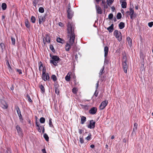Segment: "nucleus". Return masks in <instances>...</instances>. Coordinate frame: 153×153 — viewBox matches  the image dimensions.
<instances>
[{"label":"nucleus","mask_w":153,"mask_h":153,"mask_svg":"<svg viewBox=\"0 0 153 153\" xmlns=\"http://www.w3.org/2000/svg\"><path fill=\"white\" fill-rule=\"evenodd\" d=\"M67 30L68 36L70 37V44L67 43L65 45V49L66 51H69L71 48V46L73 45L75 38L74 30L75 26L72 23L68 22L67 25Z\"/></svg>","instance_id":"f257e3e1"},{"label":"nucleus","mask_w":153,"mask_h":153,"mask_svg":"<svg viewBox=\"0 0 153 153\" xmlns=\"http://www.w3.org/2000/svg\"><path fill=\"white\" fill-rule=\"evenodd\" d=\"M50 56L52 59L50 60L51 63L53 64L54 66H57V63L60 60L59 58L57 56H54L50 54Z\"/></svg>","instance_id":"f03ea898"},{"label":"nucleus","mask_w":153,"mask_h":153,"mask_svg":"<svg viewBox=\"0 0 153 153\" xmlns=\"http://www.w3.org/2000/svg\"><path fill=\"white\" fill-rule=\"evenodd\" d=\"M114 35L119 42L121 41L122 39V36L120 32L119 31L117 30H115L114 31Z\"/></svg>","instance_id":"7ed1b4c3"},{"label":"nucleus","mask_w":153,"mask_h":153,"mask_svg":"<svg viewBox=\"0 0 153 153\" xmlns=\"http://www.w3.org/2000/svg\"><path fill=\"white\" fill-rule=\"evenodd\" d=\"M108 103V101L107 100H105L102 101L99 106L100 109L101 110L104 109L107 105Z\"/></svg>","instance_id":"20e7f679"},{"label":"nucleus","mask_w":153,"mask_h":153,"mask_svg":"<svg viewBox=\"0 0 153 153\" xmlns=\"http://www.w3.org/2000/svg\"><path fill=\"white\" fill-rule=\"evenodd\" d=\"M51 39L48 34H46L43 39L44 44L45 45L46 42L49 43L50 42Z\"/></svg>","instance_id":"39448f33"},{"label":"nucleus","mask_w":153,"mask_h":153,"mask_svg":"<svg viewBox=\"0 0 153 153\" xmlns=\"http://www.w3.org/2000/svg\"><path fill=\"white\" fill-rule=\"evenodd\" d=\"M95 122L93 120H91L90 121V123L87 126V127L90 129L94 128L95 127Z\"/></svg>","instance_id":"423d86ee"},{"label":"nucleus","mask_w":153,"mask_h":153,"mask_svg":"<svg viewBox=\"0 0 153 153\" xmlns=\"http://www.w3.org/2000/svg\"><path fill=\"white\" fill-rule=\"evenodd\" d=\"M97 108L96 107H92L89 111V113L91 114H95L97 111Z\"/></svg>","instance_id":"0eeeda50"},{"label":"nucleus","mask_w":153,"mask_h":153,"mask_svg":"<svg viewBox=\"0 0 153 153\" xmlns=\"http://www.w3.org/2000/svg\"><path fill=\"white\" fill-rule=\"evenodd\" d=\"M67 13L68 18L69 19H71L72 18L74 14V12L72 10H69L67 11Z\"/></svg>","instance_id":"6e6552de"},{"label":"nucleus","mask_w":153,"mask_h":153,"mask_svg":"<svg viewBox=\"0 0 153 153\" xmlns=\"http://www.w3.org/2000/svg\"><path fill=\"white\" fill-rule=\"evenodd\" d=\"M42 78L45 81L49 80L50 77L48 73L45 74V75H42Z\"/></svg>","instance_id":"1a4fd4ad"},{"label":"nucleus","mask_w":153,"mask_h":153,"mask_svg":"<svg viewBox=\"0 0 153 153\" xmlns=\"http://www.w3.org/2000/svg\"><path fill=\"white\" fill-rule=\"evenodd\" d=\"M2 108L4 109H7V108L8 105L6 102L3 100L1 101Z\"/></svg>","instance_id":"9d476101"},{"label":"nucleus","mask_w":153,"mask_h":153,"mask_svg":"<svg viewBox=\"0 0 153 153\" xmlns=\"http://www.w3.org/2000/svg\"><path fill=\"white\" fill-rule=\"evenodd\" d=\"M122 55L123 56L122 58V64L126 63L127 58L126 53H122Z\"/></svg>","instance_id":"9b49d317"},{"label":"nucleus","mask_w":153,"mask_h":153,"mask_svg":"<svg viewBox=\"0 0 153 153\" xmlns=\"http://www.w3.org/2000/svg\"><path fill=\"white\" fill-rule=\"evenodd\" d=\"M96 8L97 13L99 14H101L102 13V10L100 6L99 5H96Z\"/></svg>","instance_id":"f8f14e48"},{"label":"nucleus","mask_w":153,"mask_h":153,"mask_svg":"<svg viewBox=\"0 0 153 153\" xmlns=\"http://www.w3.org/2000/svg\"><path fill=\"white\" fill-rule=\"evenodd\" d=\"M122 66L124 73H127V69L128 68V65H127V63L122 64Z\"/></svg>","instance_id":"ddd939ff"},{"label":"nucleus","mask_w":153,"mask_h":153,"mask_svg":"<svg viewBox=\"0 0 153 153\" xmlns=\"http://www.w3.org/2000/svg\"><path fill=\"white\" fill-rule=\"evenodd\" d=\"M114 25L112 24L109 27L107 28V29L109 33H112L114 30Z\"/></svg>","instance_id":"4468645a"},{"label":"nucleus","mask_w":153,"mask_h":153,"mask_svg":"<svg viewBox=\"0 0 153 153\" xmlns=\"http://www.w3.org/2000/svg\"><path fill=\"white\" fill-rule=\"evenodd\" d=\"M16 128L19 134L20 135H22V128L18 125L16 126Z\"/></svg>","instance_id":"2eb2a0df"},{"label":"nucleus","mask_w":153,"mask_h":153,"mask_svg":"<svg viewBox=\"0 0 153 153\" xmlns=\"http://www.w3.org/2000/svg\"><path fill=\"white\" fill-rule=\"evenodd\" d=\"M81 117V122L80 123L82 124H84L86 121V118L84 116H80Z\"/></svg>","instance_id":"dca6fc26"},{"label":"nucleus","mask_w":153,"mask_h":153,"mask_svg":"<svg viewBox=\"0 0 153 153\" xmlns=\"http://www.w3.org/2000/svg\"><path fill=\"white\" fill-rule=\"evenodd\" d=\"M104 51L105 52L104 56L105 57H106L108 55V48L107 46L104 47Z\"/></svg>","instance_id":"f3484780"},{"label":"nucleus","mask_w":153,"mask_h":153,"mask_svg":"<svg viewBox=\"0 0 153 153\" xmlns=\"http://www.w3.org/2000/svg\"><path fill=\"white\" fill-rule=\"evenodd\" d=\"M127 40L130 46L131 47L132 45V40L130 37L128 36L127 38Z\"/></svg>","instance_id":"a211bd4d"},{"label":"nucleus","mask_w":153,"mask_h":153,"mask_svg":"<svg viewBox=\"0 0 153 153\" xmlns=\"http://www.w3.org/2000/svg\"><path fill=\"white\" fill-rule=\"evenodd\" d=\"M56 41L58 42L63 44L65 42V40L62 39L58 37L56 39Z\"/></svg>","instance_id":"6ab92c4d"},{"label":"nucleus","mask_w":153,"mask_h":153,"mask_svg":"<svg viewBox=\"0 0 153 153\" xmlns=\"http://www.w3.org/2000/svg\"><path fill=\"white\" fill-rule=\"evenodd\" d=\"M25 25L26 27L28 28H30V24L28 20L27 19H26L25 20Z\"/></svg>","instance_id":"aec40b11"},{"label":"nucleus","mask_w":153,"mask_h":153,"mask_svg":"<svg viewBox=\"0 0 153 153\" xmlns=\"http://www.w3.org/2000/svg\"><path fill=\"white\" fill-rule=\"evenodd\" d=\"M125 23L123 22H120L118 25V26L120 29H122L125 27Z\"/></svg>","instance_id":"412c9836"},{"label":"nucleus","mask_w":153,"mask_h":153,"mask_svg":"<svg viewBox=\"0 0 153 153\" xmlns=\"http://www.w3.org/2000/svg\"><path fill=\"white\" fill-rule=\"evenodd\" d=\"M39 88L42 91V93H44L45 92V89L44 87L43 86L42 84L41 83L39 84Z\"/></svg>","instance_id":"4be33fe9"},{"label":"nucleus","mask_w":153,"mask_h":153,"mask_svg":"<svg viewBox=\"0 0 153 153\" xmlns=\"http://www.w3.org/2000/svg\"><path fill=\"white\" fill-rule=\"evenodd\" d=\"M127 3L125 1H123L122 2L121 6L123 8H126Z\"/></svg>","instance_id":"5701e85b"},{"label":"nucleus","mask_w":153,"mask_h":153,"mask_svg":"<svg viewBox=\"0 0 153 153\" xmlns=\"http://www.w3.org/2000/svg\"><path fill=\"white\" fill-rule=\"evenodd\" d=\"M0 47L1 48L2 51L3 52L5 49V45L3 43H1Z\"/></svg>","instance_id":"b1692460"},{"label":"nucleus","mask_w":153,"mask_h":153,"mask_svg":"<svg viewBox=\"0 0 153 153\" xmlns=\"http://www.w3.org/2000/svg\"><path fill=\"white\" fill-rule=\"evenodd\" d=\"M6 65L7 66L9 70L10 71V70H12V68L10 65V64L8 62V61L7 59H6Z\"/></svg>","instance_id":"393cba45"},{"label":"nucleus","mask_w":153,"mask_h":153,"mask_svg":"<svg viewBox=\"0 0 153 153\" xmlns=\"http://www.w3.org/2000/svg\"><path fill=\"white\" fill-rule=\"evenodd\" d=\"M7 7V4L5 3H3L2 4L1 7L3 10H5L6 9Z\"/></svg>","instance_id":"a878e982"},{"label":"nucleus","mask_w":153,"mask_h":153,"mask_svg":"<svg viewBox=\"0 0 153 153\" xmlns=\"http://www.w3.org/2000/svg\"><path fill=\"white\" fill-rule=\"evenodd\" d=\"M134 7L133 6L132 8L130 7L129 8V15L134 14V10L133 9Z\"/></svg>","instance_id":"bb28decb"},{"label":"nucleus","mask_w":153,"mask_h":153,"mask_svg":"<svg viewBox=\"0 0 153 153\" xmlns=\"http://www.w3.org/2000/svg\"><path fill=\"white\" fill-rule=\"evenodd\" d=\"M52 119L51 118H49V125L50 127L54 128V126L52 124Z\"/></svg>","instance_id":"cd10ccee"},{"label":"nucleus","mask_w":153,"mask_h":153,"mask_svg":"<svg viewBox=\"0 0 153 153\" xmlns=\"http://www.w3.org/2000/svg\"><path fill=\"white\" fill-rule=\"evenodd\" d=\"M30 20L32 23H35L36 19L34 16H31Z\"/></svg>","instance_id":"c85d7f7f"},{"label":"nucleus","mask_w":153,"mask_h":153,"mask_svg":"<svg viewBox=\"0 0 153 153\" xmlns=\"http://www.w3.org/2000/svg\"><path fill=\"white\" fill-rule=\"evenodd\" d=\"M105 68L104 66V65L102 68L100 70L99 75L100 76H101L104 73V70Z\"/></svg>","instance_id":"c756f323"},{"label":"nucleus","mask_w":153,"mask_h":153,"mask_svg":"<svg viewBox=\"0 0 153 153\" xmlns=\"http://www.w3.org/2000/svg\"><path fill=\"white\" fill-rule=\"evenodd\" d=\"M15 108L18 115L19 114H21V111L19 107L18 106H16L15 107Z\"/></svg>","instance_id":"7c9ffc66"},{"label":"nucleus","mask_w":153,"mask_h":153,"mask_svg":"<svg viewBox=\"0 0 153 153\" xmlns=\"http://www.w3.org/2000/svg\"><path fill=\"white\" fill-rule=\"evenodd\" d=\"M69 73H68V74L66 76L65 78V80L67 81H69L70 80V75H68Z\"/></svg>","instance_id":"2f4dec72"},{"label":"nucleus","mask_w":153,"mask_h":153,"mask_svg":"<svg viewBox=\"0 0 153 153\" xmlns=\"http://www.w3.org/2000/svg\"><path fill=\"white\" fill-rule=\"evenodd\" d=\"M116 17L118 19H120L122 17V15L120 13H117Z\"/></svg>","instance_id":"473e14b6"},{"label":"nucleus","mask_w":153,"mask_h":153,"mask_svg":"<svg viewBox=\"0 0 153 153\" xmlns=\"http://www.w3.org/2000/svg\"><path fill=\"white\" fill-rule=\"evenodd\" d=\"M40 122L42 123H45V119L43 117H42L40 118L39 120Z\"/></svg>","instance_id":"72a5a7b5"},{"label":"nucleus","mask_w":153,"mask_h":153,"mask_svg":"<svg viewBox=\"0 0 153 153\" xmlns=\"http://www.w3.org/2000/svg\"><path fill=\"white\" fill-rule=\"evenodd\" d=\"M44 137L46 141H49V137L48 135L46 133H45L44 134Z\"/></svg>","instance_id":"f704fd0d"},{"label":"nucleus","mask_w":153,"mask_h":153,"mask_svg":"<svg viewBox=\"0 0 153 153\" xmlns=\"http://www.w3.org/2000/svg\"><path fill=\"white\" fill-rule=\"evenodd\" d=\"M51 78L54 82L56 81L57 80V78L55 75H52Z\"/></svg>","instance_id":"c9c22d12"},{"label":"nucleus","mask_w":153,"mask_h":153,"mask_svg":"<svg viewBox=\"0 0 153 153\" xmlns=\"http://www.w3.org/2000/svg\"><path fill=\"white\" fill-rule=\"evenodd\" d=\"M55 93L57 94H59V90L58 89L57 87H56V85L55 86Z\"/></svg>","instance_id":"e433bc0d"},{"label":"nucleus","mask_w":153,"mask_h":153,"mask_svg":"<svg viewBox=\"0 0 153 153\" xmlns=\"http://www.w3.org/2000/svg\"><path fill=\"white\" fill-rule=\"evenodd\" d=\"M18 116L19 117V119L20 122L21 123H23V119L22 115L21 114H19Z\"/></svg>","instance_id":"4c0bfd02"},{"label":"nucleus","mask_w":153,"mask_h":153,"mask_svg":"<svg viewBox=\"0 0 153 153\" xmlns=\"http://www.w3.org/2000/svg\"><path fill=\"white\" fill-rule=\"evenodd\" d=\"M39 11L40 13H42L44 12V10L43 7H40L39 9Z\"/></svg>","instance_id":"58836bf2"},{"label":"nucleus","mask_w":153,"mask_h":153,"mask_svg":"<svg viewBox=\"0 0 153 153\" xmlns=\"http://www.w3.org/2000/svg\"><path fill=\"white\" fill-rule=\"evenodd\" d=\"M26 97L27 98V99L28 101L30 102H32L33 101L31 100V99L30 98V96L29 95V94H27L26 96Z\"/></svg>","instance_id":"ea45409f"},{"label":"nucleus","mask_w":153,"mask_h":153,"mask_svg":"<svg viewBox=\"0 0 153 153\" xmlns=\"http://www.w3.org/2000/svg\"><path fill=\"white\" fill-rule=\"evenodd\" d=\"M114 1V0H109V2H108V0H107V4L109 6L113 3Z\"/></svg>","instance_id":"a19ab883"},{"label":"nucleus","mask_w":153,"mask_h":153,"mask_svg":"<svg viewBox=\"0 0 153 153\" xmlns=\"http://www.w3.org/2000/svg\"><path fill=\"white\" fill-rule=\"evenodd\" d=\"M11 41H12V44L13 45H15V39L14 38L11 37Z\"/></svg>","instance_id":"79ce46f5"},{"label":"nucleus","mask_w":153,"mask_h":153,"mask_svg":"<svg viewBox=\"0 0 153 153\" xmlns=\"http://www.w3.org/2000/svg\"><path fill=\"white\" fill-rule=\"evenodd\" d=\"M45 74H46V68L45 67H43L42 69V75H45Z\"/></svg>","instance_id":"37998d69"},{"label":"nucleus","mask_w":153,"mask_h":153,"mask_svg":"<svg viewBox=\"0 0 153 153\" xmlns=\"http://www.w3.org/2000/svg\"><path fill=\"white\" fill-rule=\"evenodd\" d=\"M72 10L71 9V4L70 3H69L68 4V6L67 8V11H69V10Z\"/></svg>","instance_id":"c03bdc74"},{"label":"nucleus","mask_w":153,"mask_h":153,"mask_svg":"<svg viewBox=\"0 0 153 153\" xmlns=\"http://www.w3.org/2000/svg\"><path fill=\"white\" fill-rule=\"evenodd\" d=\"M137 126H138V125L136 123H134V128H133L134 129V130H137Z\"/></svg>","instance_id":"a18cd8bd"},{"label":"nucleus","mask_w":153,"mask_h":153,"mask_svg":"<svg viewBox=\"0 0 153 153\" xmlns=\"http://www.w3.org/2000/svg\"><path fill=\"white\" fill-rule=\"evenodd\" d=\"M40 17V18L41 19V20L43 22H44L45 21V16H41Z\"/></svg>","instance_id":"49530a36"},{"label":"nucleus","mask_w":153,"mask_h":153,"mask_svg":"<svg viewBox=\"0 0 153 153\" xmlns=\"http://www.w3.org/2000/svg\"><path fill=\"white\" fill-rule=\"evenodd\" d=\"M113 17V14L111 13L109 14L108 16V18L109 19H111Z\"/></svg>","instance_id":"de8ad7c7"},{"label":"nucleus","mask_w":153,"mask_h":153,"mask_svg":"<svg viewBox=\"0 0 153 153\" xmlns=\"http://www.w3.org/2000/svg\"><path fill=\"white\" fill-rule=\"evenodd\" d=\"M77 89L75 88H74L72 89V91L74 94H76L77 93Z\"/></svg>","instance_id":"09e8293b"},{"label":"nucleus","mask_w":153,"mask_h":153,"mask_svg":"<svg viewBox=\"0 0 153 153\" xmlns=\"http://www.w3.org/2000/svg\"><path fill=\"white\" fill-rule=\"evenodd\" d=\"M91 135L90 133V134H89L88 136H87L86 137L85 139L87 140H89L91 138Z\"/></svg>","instance_id":"8fccbe9b"},{"label":"nucleus","mask_w":153,"mask_h":153,"mask_svg":"<svg viewBox=\"0 0 153 153\" xmlns=\"http://www.w3.org/2000/svg\"><path fill=\"white\" fill-rule=\"evenodd\" d=\"M109 62V60L108 59L106 58V57H105L104 60V64H108Z\"/></svg>","instance_id":"3c124183"},{"label":"nucleus","mask_w":153,"mask_h":153,"mask_svg":"<svg viewBox=\"0 0 153 153\" xmlns=\"http://www.w3.org/2000/svg\"><path fill=\"white\" fill-rule=\"evenodd\" d=\"M148 25L149 27H152L153 25V22H149L148 24Z\"/></svg>","instance_id":"603ef678"},{"label":"nucleus","mask_w":153,"mask_h":153,"mask_svg":"<svg viewBox=\"0 0 153 153\" xmlns=\"http://www.w3.org/2000/svg\"><path fill=\"white\" fill-rule=\"evenodd\" d=\"M16 71L19 73V74H22V70L19 69H16Z\"/></svg>","instance_id":"864d4df0"},{"label":"nucleus","mask_w":153,"mask_h":153,"mask_svg":"<svg viewBox=\"0 0 153 153\" xmlns=\"http://www.w3.org/2000/svg\"><path fill=\"white\" fill-rule=\"evenodd\" d=\"M79 142L81 144L83 143H84V140L83 138L80 137V138Z\"/></svg>","instance_id":"5fc2aeb1"},{"label":"nucleus","mask_w":153,"mask_h":153,"mask_svg":"<svg viewBox=\"0 0 153 153\" xmlns=\"http://www.w3.org/2000/svg\"><path fill=\"white\" fill-rule=\"evenodd\" d=\"M102 2L101 4V5L104 6L105 4V0H102Z\"/></svg>","instance_id":"6e6d98bb"},{"label":"nucleus","mask_w":153,"mask_h":153,"mask_svg":"<svg viewBox=\"0 0 153 153\" xmlns=\"http://www.w3.org/2000/svg\"><path fill=\"white\" fill-rule=\"evenodd\" d=\"M40 127H41V129H42V133H44L45 132V128H44V126H40Z\"/></svg>","instance_id":"4d7b16f0"},{"label":"nucleus","mask_w":153,"mask_h":153,"mask_svg":"<svg viewBox=\"0 0 153 153\" xmlns=\"http://www.w3.org/2000/svg\"><path fill=\"white\" fill-rule=\"evenodd\" d=\"M130 19H133L135 17V16H134V14H131L130 15Z\"/></svg>","instance_id":"13d9d810"},{"label":"nucleus","mask_w":153,"mask_h":153,"mask_svg":"<svg viewBox=\"0 0 153 153\" xmlns=\"http://www.w3.org/2000/svg\"><path fill=\"white\" fill-rule=\"evenodd\" d=\"M41 127H40V126H39V127H38V128H37V130L39 132H40V133L41 132V131H41V129H41Z\"/></svg>","instance_id":"bf43d9fd"},{"label":"nucleus","mask_w":153,"mask_h":153,"mask_svg":"<svg viewBox=\"0 0 153 153\" xmlns=\"http://www.w3.org/2000/svg\"><path fill=\"white\" fill-rule=\"evenodd\" d=\"M79 133L80 134H81L83 132L84 130H82L81 129H79Z\"/></svg>","instance_id":"052dcab7"},{"label":"nucleus","mask_w":153,"mask_h":153,"mask_svg":"<svg viewBox=\"0 0 153 153\" xmlns=\"http://www.w3.org/2000/svg\"><path fill=\"white\" fill-rule=\"evenodd\" d=\"M136 130H134V129H133V131L132 133V135L133 134H135V135L136 134Z\"/></svg>","instance_id":"680f3d73"},{"label":"nucleus","mask_w":153,"mask_h":153,"mask_svg":"<svg viewBox=\"0 0 153 153\" xmlns=\"http://www.w3.org/2000/svg\"><path fill=\"white\" fill-rule=\"evenodd\" d=\"M36 126L37 127H39L40 126V124L39 123H38V122H37L36 121Z\"/></svg>","instance_id":"e2e57ef3"},{"label":"nucleus","mask_w":153,"mask_h":153,"mask_svg":"<svg viewBox=\"0 0 153 153\" xmlns=\"http://www.w3.org/2000/svg\"><path fill=\"white\" fill-rule=\"evenodd\" d=\"M99 83V81H98L97 83L96 84V90H97V89L98 88V87Z\"/></svg>","instance_id":"0e129e2a"},{"label":"nucleus","mask_w":153,"mask_h":153,"mask_svg":"<svg viewBox=\"0 0 153 153\" xmlns=\"http://www.w3.org/2000/svg\"><path fill=\"white\" fill-rule=\"evenodd\" d=\"M59 25L61 27H62L64 25L63 23L61 22H59Z\"/></svg>","instance_id":"69168bd1"},{"label":"nucleus","mask_w":153,"mask_h":153,"mask_svg":"<svg viewBox=\"0 0 153 153\" xmlns=\"http://www.w3.org/2000/svg\"><path fill=\"white\" fill-rule=\"evenodd\" d=\"M42 153H46V152L45 149H42Z\"/></svg>","instance_id":"338daca9"},{"label":"nucleus","mask_w":153,"mask_h":153,"mask_svg":"<svg viewBox=\"0 0 153 153\" xmlns=\"http://www.w3.org/2000/svg\"><path fill=\"white\" fill-rule=\"evenodd\" d=\"M111 10L112 12H114L115 10V7L114 6H112L111 7Z\"/></svg>","instance_id":"774afa93"}]
</instances>
